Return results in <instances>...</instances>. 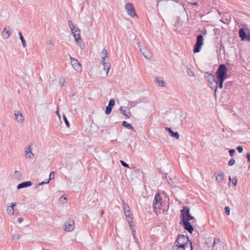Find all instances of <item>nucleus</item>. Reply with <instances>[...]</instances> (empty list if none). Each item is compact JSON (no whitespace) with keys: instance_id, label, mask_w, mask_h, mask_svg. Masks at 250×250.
<instances>
[{"instance_id":"nucleus-1","label":"nucleus","mask_w":250,"mask_h":250,"mask_svg":"<svg viewBox=\"0 0 250 250\" xmlns=\"http://www.w3.org/2000/svg\"><path fill=\"white\" fill-rule=\"evenodd\" d=\"M163 197H165V196L162 195L159 193H157L155 196L153 208L154 211L156 214L157 212H160L159 211L161 209L164 211L168 209V205L167 204V202L163 200Z\"/></svg>"},{"instance_id":"nucleus-59","label":"nucleus","mask_w":250,"mask_h":250,"mask_svg":"<svg viewBox=\"0 0 250 250\" xmlns=\"http://www.w3.org/2000/svg\"><path fill=\"white\" fill-rule=\"evenodd\" d=\"M229 182H230L231 181V177H230V176H229Z\"/></svg>"},{"instance_id":"nucleus-62","label":"nucleus","mask_w":250,"mask_h":250,"mask_svg":"<svg viewBox=\"0 0 250 250\" xmlns=\"http://www.w3.org/2000/svg\"><path fill=\"white\" fill-rule=\"evenodd\" d=\"M104 211H102V212H101L102 215H103L104 214Z\"/></svg>"},{"instance_id":"nucleus-35","label":"nucleus","mask_w":250,"mask_h":250,"mask_svg":"<svg viewBox=\"0 0 250 250\" xmlns=\"http://www.w3.org/2000/svg\"><path fill=\"white\" fill-rule=\"evenodd\" d=\"M63 119L65 123V125H66L67 126V127H69L70 126V124L67 120V119H66V117H65V116L64 115H63Z\"/></svg>"},{"instance_id":"nucleus-64","label":"nucleus","mask_w":250,"mask_h":250,"mask_svg":"<svg viewBox=\"0 0 250 250\" xmlns=\"http://www.w3.org/2000/svg\"><path fill=\"white\" fill-rule=\"evenodd\" d=\"M214 31H217V29H214Z\"/></svg>"},{"instance_id":"nucleus-40","label":"nucleus","mask_w":250,"mask_h":250,"mask_svg":"<svg viewBox=\"0 0 250 250\" xmlns=\"http://www.w3.org/2000/svg\"><path fill=\"white\" fill-rule=\"evenodd\" d=\"M21 174L20 172L19 171H15L14 172V176L17 178H19L21 177Z\"/></svg>"},{"instance_id":"nucleus-30","label":"nucleus","mask_w":250,"mask_h":250,"mask_svg":"<svg viewBox=\"0 0 250 250\" xmlns=\"http://www.w3.org/2000/svg\"><path fill=\"white\" fill-rule=\"evenodd\" d=\"M155 83L161 86H164V82L163 80L160 79L159 78H156L155 79Z\"/></svg>"},{"instance_id":"nucleus-53","label":"nucleus","mask_w":250,"mask_h":250,"mask_svg":"<svg viewBox=\"0 0 250 250\" xmlns=\"http://www.w3.org/2000/svg\"><path fill=\"white\" fill-rule=\"evenodd\" d=\"M18 220L19 223H21L23 222V219L22 217H20L18 218Z\"/></svg>"},{"instance_id":"nucleus-45","label":"nucleus","mask_w":250,"mask_h":250,"mask_svg":"<svg viewBox=\"0 0 250 250\" xmlns=\"http://www.w3.org/2000/svg\"><path fill=\"white\" fill-rule=\"evenodd\" d=\"M236 149L239 153H242L243 152V148L242 146H237Z\"/></svg>"},{"instance_id":"nucleus-47","label":"nucleus","mask_w":250,"mask_h":250,"mask_svg":"<svg viewBox=\"0 0 250 250\" xmlns=\"http://www.w3.org/2000/svg\"><path fill=\"white\" fill-rule=\"evenodd\" d=\"M235 149H230L229 150V153L230 156H233L234 153H235Z\"/></svg>"},{"instance_id":"nucleus-44","label":"nucleus","mask_w":250,"mask_h":250,"mask_svg":"<svg viewBox=\"0 0 250 250\" xmlns=\"http://www.w3.org/2000/svg\"><path fill=\"white\" fill-rule=\"evenodd\" d=\"M68 25L70 29L74 28L75 27L71 21H68Z\"/></svg>"},{"instance_id":"nucleus-63","label":"nucleus","mask_w":250,"mask_h":250,"mask_svg":"<svg viewBox=\"0 0 250 250\" xmlns=\"http://www.w3.org/2000/svg\"><path fill=\"white\" fill-rule=\"evenodd\" d=\"M217 179H218V177H217V176H216V179L217 180Z\"/></svg>"},{"instance_id":"nucleus-41","label":"nucleus","mask_w":250,"mask_h":250,"mask_svg":"<svg viewBox=\"0 0 250 250\" xmlns=\"http://www.w3.org/2000/svg\"><path fill=\"white\" fill-rule=\"evenodd\" d=\"M225 211L227 215H229L230 214V208L229 207H226L225 208Z\"/></svg>"},{"instance_id":"nucleus-50","label":"nucleus","mask_w":250,"mask_h":250,"mask_svg":"<svg viewBox=\"0 0 250 250\" xmlns=\"http://www.w3.org/2000/svg\"><path fill=\"white\" fill-rule=\"evenodd\" d=\"M219 241V239H214V243H213V248L214 249L216 246V243H217V241Z\"/></svg>"},{"instance_id":"nucleus-12","label":"nucleus","mask_w":250,"mask_h":250,"mask_svg":"<svg viewBox=\"0 0 250 250\" xmlns=\"http://www.w3.org/2000/svg\"><path fill=\"white\" fill-rule=\"evenodd\" d=\"M64 229L67 231H72L74 229V222L73 220H69L64 224Z\"/></svg>"},{"instance_id":"nucleus-8","label":"nucleus","mask_w":250,"mask_h":250,"mask_svg":"<svg viewBox=\"0 0 250 250\" xmlns=\"http://www.w3.org/2000/svg\"><path fill=\"white\" fill-rule=\"evenodd\" d=\"M228 69L224 64H220V78L226 80L228 77Z\"/></svg>"},{"instance_id":"nucleus-16","label":"nucleus","mask_w":250,"mask_h":250,"mask_svg":"<svg viewBox=\"0 0 250 250\" xmlns=\"http://www.w3.org/2000/svg\"><path fill=\"white\" fill-rule=\"evenodd\" d=\"M10 27L9 26H5L2 31V37L4 39H8L12 34V32L10 31Z\"/></svg>"},{"instance_id":"nucleus-36","label":"nucleus","mask_w":250,"mask_h":250,"mask_svg":"<svg viewBox=\"0 0 250 250\" xmlns=\"http://www.w3.org/2000/svg\"><path fill=\"white\" fill-rule=\"evenodd\" d=\"M66 198L63 196H62L60 198V202H61L62 204H65L66 203Z\"/></svg>"},{"instance_id":"nucleus-49","label":"nucleus","mask_w":250,"mask_h":250,"mask_svg":"<svg viewBox=\"0 0 250 250\" xmlns=\"http://www.w3.org/2000/svg\"><path fill=\"white\" fill-rule=\"evenodd\" d=\"M225 80L220 79V88H222L223 82Z\"/></svg>"},{"instance_id":"nucleus-38","label":"nucleus","mask_w":250,"mask_h":250,"mask_svg":"<svg viewBox=\"0 0 250 250\" xmlns=\"http://www.w3.org/2000/svg\"><path fill=\"white\" fill-rule=\"evenodd\" d=\"M187 73L189 76H194V73L190 68H188L187 69Z\"/></svg>"},{"instance_id":"nucleus-27","label":"nucleus","mask_w":250,"mask_h":250,"mask_svg":"<svg viewBox=\"0 0 250 250\" xmlns=\"http://www.w3.org/2000/svg\"><path fill=\"white\" fill-rule=\"evenodd\" d=\"M76 31H75L74 32L73 31L72 32V34L74 37V38L75 39L76 38H79L80 37H81V34H80V32H81V31H80V29L79 28H76Z\"/></svg>"},{"instance_id":"nucleus-55","label":"nucleus","mask_w":250,"mask_h":250,"mask_svg":"<svg viewBox=\"0 0 250 250\" xmlns=\"http://www.w3.org/2000/svg\"><path fill=\"white\" fill-rule=\"evenodd\" d=\"M76 28H78V27H76V26H75V27H74V28H72V29H71V33H72V32H73H73H74L75 31H76Z\"/></svg>"},{"instance_id":"nucleus-33","label":"nucleus","mask_w":250,"mask_h":250,"mask_svg":"<svg viewBox=\"0 0 250 250\" xmlns=\"http://www.w3.org/2000/svg\"><path fill=\"white\" fill-rule=\"evenodd\" d=\"M21 236L20 234H14L12 235V239L18 240L21 238Z\"/></svg>"},{"instance_id":"nucleus-28","label":"nucleus","mask_w":250,"mask_h":250,"mask_svg":"<svg viewBox=\"0 0 250 250\" xmlns=\"http://www.w3.org/2000/svg\"><path fill=\"white\" fill-rule=\"evenodd\" d=\"M123 209L125 214L129 213L130 212V208L125 203H123Z\"/></svg>"},{"instance_id":"nucleus-2","label":"nucleus","mask_w":250,"mask_h":250,"mask_svg":"<svg viewBox=\"0 0 250 250\" xmlns=\"http://www.w3.org/2000/svg\"><path fill=\"white\" fill-rule=\"evenodd\" d=\"M216 79L215 78L214 76L212 74L206 73L205 74V77L208 83V85L211 88L214 90V94L215 99L217 97L218 80H219V67L216 71Z\"/></svg>"},{"instance_id":"nucleus-17","label":"nucleus","mask_w":250,"mask_h":250,"mask_svg":"<svg viewBox=\"0 0 250 250\" xmlns=\"http://www.w3.org/2000/svg\"><path fill=\"white\" fill-rule=\"evenodd\" d=\"M230 15L226 13L225 15L224 14L223 17H222L220 21H221V22L226 25H228L230 21Z\"/></svg>"},{"instance_id":"nucleus-32","label":"nucleus","mask_w":250,"mask_h":250,"mask_svg":"<svg viewBox=\"0 0 250 250\" xmlns=\"http://www.w3.org/2000/svg\"><path fill=\"white\" fill-rule=\"evenodd\" d=\"M102 53L104 55V57H102L103 60H107L106 58L108 57L107 51L105 49H103Z\"/></svg>"},{"instance_id":"nucleus-54","label":"nucleus","mask_w":250,"mask_h":250,"mask_svg":"<svg viewBox=\"0 0 250 250\" xmlns=\"http://www.w3.org/2000/svg\"><path fill=\"white\" fill-rule=\"evenodd\" d=\"M44 183L43 182H41V183H39L38 184V185L36 186V188H38L39 186H41V185H44Z\"/></svg>"},{"instance_id":"nucleus-20","label":"nucleus","mask_w":250,"mask_h":250,"mask_svg":"<svg viewBox=\"0 0 250 250\" xmlns=\"http://www.w3.org/2000/svg\"><path fill=\"white\" fill-rule=\"evenodd\" d=\"M165 130L167 131L172 137L178 139L179 138V134L178 132H174L169 127H166Z\"/></svg>"},{"instance_id":"nucleus-51","label":"nucleus","mask_w":250,"mask_h":250,"mask_svg":"<svg viewBox=\"0 0 250 250\" xmlns=\"http://www.w3.org/2000/svg\"><path fill=\"white\" fill-rule=\"evenodd\" d=\"M246 157L248 159V162L250 163V153H248L247 154Z\"/></svg>"},{"instance_id":"nucleus-19","label":"nucleus","mask_w":250,"mask_h":250,"mask_svg":"<svg viewBox=\"0 0 250 250\" xmlns=\"http://www.w3.org/2000/svg\"><path fill=\"white\" fill-rule=\"evenodd\" d=\"M16 120L19 123H22L24 120V118L22 114L19 111H16L14 112Z\"/></svg>"},{"instance_id":"nucleus-60","label":"nucleus","mask_w":250,"mask_h":250,"mask_svg":"<svg viewBox=\"0 0 250 250\" xmlns=\"http://www.w3.org/2000/svg\"><path fill=\"white\" fill-rule=\"evenodd\" d=\"M42 250H49V249H42Z\"/></svg>"},{"instance_id":"nucleus-21","label":"nucleus","mask_w":250,"mask_h":250,"mask_svg":"<svg viewBox=\"0 0 250 250\" xmlns=\"http://www.w3.org/2000/svg\"><path fill=\"white\" fill-rule=\"evenodd\" d=\"M104 66V69L105 70H107L106 71V76L108 75L109 69L110 68V64L108 62V60H103L102 61Z\"/></svg>"},{"instance_id":"nucleus-58","label":"nucleus","mask_w":250,"mask_h":250,"mask_svg":"<svg viewBox=\"0 0 250 250\" xmlns=\"http://www.w3.org/2000/svg\"><path fill=\"white\" fill-rule=\"evenodd\" d=\"M56 114H57V115L59 116V118H60V115H59V111H56Z\"/></svg>"},{"instance_id":"nucleus-22","label":"nucleus","mask_w":250,"mask_h":250,"mask_svg":"<svg viewBox=\"0 0 250 250\" xmlns=\"http://www.w3.org/2000/svg\"><path fill=\"white\" fill-rule=\"evenodd\" d=\"M32 185V182L31 181H26L19 184L17 186L18 189L22 188H26Z\"/></svg>"},{"instance_id":"nucleus-18","label":"nucleus","mask_w":250,"mask_h":250,"mask_svg":"<svg viewBox=\"0 0 250 250\" xmlns=\"http://www.w3.org/2000/svg\"><path fill=\"white\" fill-rule=\"evenodd\" d=\"M115 101L113 99L110 100L108 105L106 107L105 114H109L111 112L113 106L115 105Z\"/></svg>"},{"instance_id":"nucleus-10","label":"nucleus","mask_w":250,"mask_h":250,"mask_svg":"<svg viewBox=\"0 0 250 250\" xmlns=\"http://www.w3.org/2000/svg\"><path fill=\"white\" fill-rule=\"evenodd\" d=\"M71 63L73 68L77 71L81 70V64L78 61L72 57H70Z\"/></svg>"},{"instance_id":"nucleus-5","label":"nucleus","mask_w":250,"mask_h":250,"mask_svg":"<svg viewBox=\"0 0 250 250\" xmlns=\"http://www.w3.org/2000/svg\"><path fill=\"white\" fill-rule=\"evenodd\" d=\"M138 45L139 50L140 52H142L144 57L148 60H150L153 56L151 51L146 47L141 48L139 42L138 43Z\"/></svg>"},{"instance_id":"nucleus-31","label":"nucleus","mask_w":250,"mask_h":250,"mask_svg":"<svg viewBox=\"0 0 250 250\" xmlns=\"http://www.w3.org/2000/svg\"><path fill=\"white\" fill-rule=\"evenodd\" d=\"M19 35H20V39L21 40L22 46L25 47L26 46V42L24 39L23 38V37L21 32L19 33Z\"/></svg>"},{"instance_id":"nucleus-56","label":"nucleus","mask_w":250,"mask_h":250,"mask_svg":"<svg viewBox=\"0 0 250 250\" xmlns=\"http://www.w3.org/2000/svg\"><path fill=\"white\" fill-rule=\"evenodd\" d=\"M44 183V184H47L49 183L50 180H45L44 181H43Z\"/></svg>"},{"instance_id":"nucleus-26","label":"nucleus","mask_w":250,"mask_h":250,"mask_svg":"<svg viewBox=\"0 0 250 250\" xmlns=\"http://www.w3.org/2000/svg\"><path fill=\"white\" fill-rule=\"evenodd\" d=\"M120 110L122 113V114L126 117L127 118H129L131 116V113L129 111H126L125 109H123V107H120Z\"/></svg>"},{"instance_id":"nucleus-39","label":"nucleus","mask_w":250,"mask_h":250,"mask_svg":"<svg viewBox=\"0 0 250 250\" xmlns=\"http://www.w3.org/2000/svg\"><path fill=\"white\" fill-rule=\"evenodd\" d=\"M47 45L50 48H52L53 46V43L51 41L48 40L46 42Z\"/></svg>"},{"instance_id":"nucleus-9","label":"nucleus","mask_w":250,"mask_h":250,"mask_svg":"<svg viewBox=\"0 0 250 250\" xmlns=\"http://www.w3.org/2000/svg\"><path fill=\"white\" fill-rule=\"evenodd\" d=\"M125 8L127 11V14L131 17L134 18L136 16L134 8L131 3H126L125 6Z\"/></svg>"},{"instance_id":"nucleus-7","label":"nucleus","mask_w":250,"mask_h":250,"mask_svg":"<svg viewBox=\"0 0 250 250\" xmlns=\"http://www.w3.org/2000/svg\"><path fill=\"white\" fill-rule=\"evenodd\" d=\"M239 35L241 41H247L250 42V34H248L244 28L239 29Z\"/></svg>"},{"instance_id":"nucleus-25","label":"nucleus","mask_w":250,"mask_h":250,"mask_svg":"<svg viewBox=\"0 0 250 250\" xmlns=\"http://www.w3.org/2000/svg\"><path fill=\"white\" fill-rule=\"evenodd\" d=\"M229 99V94L228 91L223 92L221 94V100H223V103L228 100Z\"/></svg>"},{"instance_id":"nucleus-14","label":"nucleus","mask_w":250,"mask_h":250,"mask_svg":"<svg viewBox=\"0 0 250 250\" xmlns=\"http://www.w3.org/2000/svg\"><path fill=\"white\" fill-rule=\"evenodd\" d=\"M25 154L27 159L33 158L34 154L32 153V148L31 146L25 148Z\"/></svg>"},{"instance_id":"nucleus-13","label":"nucleus","mask_w":250,"mask_h":250,"mask_svg":"<svg viewBox=\"0 0 250 250\" xmlns=\"http://www.w3.org/2000/svg\"><path fill=\"white\" fill-rule=\"evenodd\" d=\"M16 206V203H12L10 205H6V212L7 214L9 215H13L14 214V208Z\"/></svg>"},{"instance_id":"nucleus-43","label":"nucleus","mask_w":250,"mask_h":250,"mask_svg":"<svg viewBox=\"0 0 250 250\" xmlns=\"http://www.w3.org/2000/svg\"><path fill=\"white\" fill-rule=\"evenodd\" d=\"M194 217L192 216L190 214L186 217L185 219L186 221L187 220L188 222H189V220H193Z\"/></svg>"},{"instance_id":"nucleus-3","label":"nucleus","mask_w":250,"mask_h":250,"mask_svg":"<svg viewBox=\"0 0 250 250\" xmlns=\"http://www.w3.org/2000/svg\"><path fill=\"white\" fill-rule=\"evenodd\" d=\"M174 244L192 245V243L189 240L188 237L183 234H179L177 236Z\"/></svg>"},{"instance_id":"nucleus-23","label":"nucleus","mask_w":250,"mask_h":250,"mask_svg":"<svg viewBox=\"0 0 250 250\" xmlns=\"http://www.w3.org/2000/svg\"><path fill=\"white\" fill-rule=\"evenodd\" d=\"M75 40L76 42L77 45L80 46L81 49L83 50L84 48V44L81 37L76 38Z\"/></svg>"},{"instance_id":"nucleus-57","label":"nucleus","mask_w":250,"mask_h":250,"mask_svg":"<svg viewBox=\"0 0 250 250\" xmlns=\"http://www.w3.org/2000/svg\"><path fill=\"white\" fill-rule=\"evenodd\" d=\"M219 176H220V178H223V176H224V174L222 173H220V175H219Z\"/></svg>"},{"instance_id":"nucleus-6","label":"nucleus","mask_w":250,"mask_h":250,"mask_svg":"<svg viewBox=\"0 0 250 250\" xmlns=\"http://www.w3.org/2000/svg\"><path fill=\"white\" fill-rule=\"evenodd\" d=\"M173 250H192V245L174 244L172 246Z\"/></svg>"},{"instance_id":"nucleus-46","label":"nucleus","mask_w":250,"mask_h":250,"mask_svg":"<svg viewBox=\"0 0 250 250\" xmlns=\"http://www.w3.org/2000/svg\"><path fill=\"white\" fill-rule=\"evenodd\" d=\"M121 164L122 165L125 167H129V166L127 164L125 163L124 161H121Z\"/></svg>"},{"instance_id":"nucleus-11","label":"nucleus","mask_w":250,"mask_h":250,"mask_svg":"<svg viewBox=\"0 0 250 250\" xmlns=\"http://www.w3.org/2000/svg\"><path fill=\"white\" fill-rule=\"evenodd\" d=\"M181 224L184 226V229L188 231L190 233H192L193 231V227L191 225V224L188 222L187 220L181 221Z\"/></svg>"},{"instance_id":"nucleus-48","label":"nucleus","mask_w":250,"mask_h":250,"mask_svg":"<svg viewBox=\"0 0 250 250\" xmlns=\"http://www.w3.org/2000/svg\"><path fill=\"white\" fill-rule=\"evenodd\" d=\"M232 184L236 186L237 183V179L236 177L233 178L232 181Z\"/></svg>"},{"instance_id":"nucleus-24","label":"nucleus","mask_w":250,"mask_h":250,"mask_svg":"<svg viewBox=\"0 0 250 250\" xmlns=\"http://www.w3.org/2000/svg\"><path fill=\"white\" fill-rule=\"evenodd\" d=\"M125 214L126 217V220H127L129 226L130 227H132V214L130 212L129 213H126Z\"/></svg>"},{"instance_id":"nucleus-4","label":"nucleus","mask_w":250,"mask_h":250,"mask_svg":"<svg viewBox=\"0 0 250 250\" xmlns=\"http://www.w3.org/2000/svg\"><path fill=\"white\" fill-rule=\"evenodd\" d=\"M203 36L202 35H199L197 37L196 42L194 47L193 51L194 53H198L200 52L201 46L203 44Z\"/></svg>"},{"instance_id":"nucleus-61","label":"nucleus","mask_w":250,"mask_h":250,"mask_svg":"<svg viewBox=\"0 0 250 250\" xmlns=\"http://www.w3.org/2000/svg\"><path fill=\"white\" fill-rule=\"evenodd\" d=\"M193 4H194V5H197V3H196V2H195V3H193Z\"/></svg>"},{"instance_id":"nucleus-42","label":"nucleus","mask_w":250,"mask_h":250,"mask_svg":"<svg viewBox=\"0 0 250 250\" xmlns=\"http://www.w3.org/2000/svg\"><path fill=\"white\" fill-rule=\"evenodd\" d=\"M55 177V174L54 172H51L49 174V180L50 181L53 179Z\"/></svg>"},{"instance_id":"nucleus-34","label":"nucleus","mask_w":250,"mask_h":250,"mask_svg":"<svg viewBox=\"0 0 250 250\" xmlns=\"http://www.w3.org/2000/svg\"><path fill=\"white\" fill-rule=\"evenodd\" d=\"M235 163V160L233 158H231L229 161L228 165L229 166H232Z\"/></svg>"},{"instance_id":"nucleus-52","label":"nucleus","mask_w":250,"mask_h":250,"mask_svg":"<svg viewBox=\"0 0 250 250\" xmlns=\"http://www.w3.org/2000/svg\"><path fill=\"white\" fill-rule=\"evenodd\" d=\"M131 229L132 231V233H133V236L134 238H135V230L132 228V227H131Z\"/></svg>"},{"instance_id":"nucleus-15","label":"nucleus","mask_w":250,"mask_h":250,"mask_svg":"<svg viewBox=\"0 0 250 250\" xmlns=\"http://www.w3.org/2000/svg\"><path fill=\"white\" fill-rule=\"evenodd\" d=\"M182 220L181 221L186 220V217L190 214L189 209L188 207L184 206L183 209L181 210Z\"/></svg>"},{"instance_id":"nucleus-29","label":"nucleus","mask_w":250,"mask_h":250,"mask_svg":"<svg viewBox=\"0 0 250 250\" xmlns=\"http://www.w3.org/2000/svg\"><path fill=\"white\" fill-rule=\"evenodd\" d=\"M122 125L124 126L127 129H131V130H134L133 126L130 124L128 123L126 121H123L122 122Z\"/></svg>"},{"instance_id":"nucleus-37","label":"nucleus","mask_w":250,"mask_h":250,"mask_svg":"<svg viewBox=\"0 0 250 250\" xmlns=\"http://www.w3.org/2000/svg\"><path fill=\"white\" fill-rule=\"evenodd\" d=\"M65 82V80L63 78H61L59 80V83L61 86H63L64 83Z\"/></svg>"}]
</instances>
